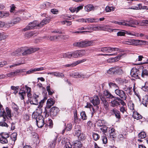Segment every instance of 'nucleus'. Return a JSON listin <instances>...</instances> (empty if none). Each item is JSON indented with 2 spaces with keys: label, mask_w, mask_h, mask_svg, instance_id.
<instances>
[{
  "label": "nucleus",
  "mask_w": 148,
  "mask_h": 148,
  "mask_svg": "<svg viewBox=\"0 0 148 148\" xmlns=\"http://www.w3.org/2000/svg\"><path fill=\"white\" fill-rule=\"evenodd\" d=\"M19 94L21 96V99L22 100L24 99V97L26 96V92L23 90H21L19 92Z\"/></svg>",
  "instance_id": "40"
},
{
  "label": "nucleus",
  "mask_w": 148,
  "mask_h": 148,
  "mask_svg": "<svg viewBox=\"0 0 148 148\" xmlns=\"http://www.w3.org/2000/svg\"><path fill=\"white\" fill-rule=\"evenodd\" d=\"M140 72L139 70L136 68H133L131 70L130 75L131 77L136 79H138L139 78V75H140Z\"/></svg>",
  "instance_id": "7"
},
{
  "label": "nucleus",
  "mask_w": 148,
  "mask_h": 148,
  "mask_svg": "<svg viewBox=\"0 0 148 148\" xmlns=\"http://www.w3.org/2000/svg\"><path fill=\"white\" fill-rule=\"evenodd\" d=\"M92 136L93 139L95 141L98 140L100 138L99 135L96 133H92Z\"/></svg>",
  "instance_id": "45"
},
{
  "label": "nucleus",
  "mask_w": 148,
  "mask_h": 148,
  "mask_svg": "<svg viewBox=\"0 0 148 148\" xmlns=\"http://www.w3.org/2000/svg\"><path fill=\"white\" fill-rule=\"evenodd\" d=\"M36 120L37 126L39 128L42 127L44 124V118L42 116H39L37 118H34Z\"/></svg>",
  "instance_id": "10"
},
{
  "label": "nucleus",
  "mask_w": 148,
  "mask_h": 148,
  "mask_svg": "<svg viewBox=\"0 0 148 148\" xmlns=\"http://www.w3.org/2000/svg\"><path fill=\"white\" fill-rule=\"evenodd\" d=\"M123 89L125 91L127 94L131 95L132 94V87H127L126 86L124 87Z\"/></svg>",
  "instance_id": "23"
},
{
  "label": "nucleus",
  "mask_w": 148,
  "mask_h": 148,
  "mask_svg": "<svg viewBox=\"0 0 148 148\" xmlns=\"http://www.w3.org/2000/svg\"><path fill=\"white\" fill-rule=\"evenodd\" d=\"M94 9V6L91 4H88L84 7V10L87 12H89Z\"/></svg>",
  "instance_id": "31"
},
{
  "label": "nucleus",
  "mask_w": 148,
  "mask_h": 148,
  "mask_svg": "<svg viewBox=\"0 0 148 148\" xmlns=\"http://www.w3.org/2000/svg\"><path fill=\"white\" fill-rule=\"evenodd\" d=\"M23 48L24 47H22L20 48H18L16 51L15 52H14L13 53H12V55H16L17 54L20 53H22L23 52Z\"/></svg>",
  "instance_id": "37"
},
{
  "label": "nucleus",
  "mask_w": 148,
  "mask_h": 148,
  "mask_svg": "<svg viewBox=\"0 0 148 148\" xmlns=\"http://www.w3.org/2000/svg\"><path fill=\"white\" fill-rule=\"evenodd\" d=\"M111 111L112 114H114L116 118L118 119H119L121 118L120 113L116 109L114 108L111 110Z\"/></svg>",
  "instance_id": "19"
},
{
  "label": "nucleus",
  "mask_w": 148,
  "mask_h": 148,
  "mask_svg": "<svg viewBox=\"0 0 148 148\" xmlns=\"http://www.w3.org/2000/svg\"><path fill=\"white\" fill-rule=\"evenodd\" d=\"M105 30L109 32H113L114 31H116L118 30L119 29H112L109 28V26H106L105 27Z\"/></svg>",
  "instance_id": "54"
},
{
  "label": "nucleus",
  "mask_w": 148,
  "mask_h": 148,
  "mask_svg": "<svg viewBox=\"0 0 148 148\" xmlns=\"http://www.w3.org/2000/svg\"><path fill=\"white\" fill-rule=\"evenodd\" d=\"M116 67L115 66L110 68L107 71V73L109 74H115Z\"/></svg>",
  "instance_id": "38"
},
{
  "label": "nucleus",
  "mask_w": 148,
  "mask_h": 148,
  "mask_svg": "<svg viewBox=\"0 0 148 148\" xmlns=\"http://www.w3.org/2000/svg\"><path fill=\"white\" fill-rule=\"evenodd\" d=\"M26 89L27 90V96L28 97L31 98L32 94L31 92V88L27 86H25Z\"/></svg>",
  "instance_id": "48"
},
{
  "label": "nucleus",
  "mask_w": 148,
  "mask_h": 148,
  "mask_svg": "<svg viewBox=\"0 0 148 148\" xmlns=\"http://www.w3.org/2000/svg\"><path fill=\"white\" fill-rule=\"evenodd\" d=\"M122 51V50H119V49L117 48H115V47H108V50L107 53H116V52H115L116 51ZM117 53H116L117 54Z\"/></svg>",
  "instance_id": "21"
},
{
  "label": "nucleus",
  "mask_w": 148,
  "mask_h": 148,
  "mask_svg": "<svg viewBox=\"0 0 148 148\" xmlns=\"http://www.w3.org/2000/svg\"><path fill=\"white\" fill-rule=\"evenodd\" d=\"M101 100L102 101L104 108L105 110H108L109 109V104L107 101L103 98H101Z\"/></svg>",
  "instance_id": "26"
},
{
  "label": "nucleus",
  "mask_w": 148,
  "mask_h": 148,
  "mask_svg": "<svg viewBox=\"0 0 148 148\" xmlns=\"http://www.w3.org/2000/svg\"><path fill=\"white\" fill-rule=\"evenodd\" d=\"M38 49H39L37 48H28L27 47H24L23 52L22 53V56H25L29 55L32 53L35 52Z\"/></svg>",
  "instance_id": "4"
},
{
  "label": "nucleus",
  "mask_w": 148,
  "mask_h": 148,
  "mask_svg": "<svg viewBox=\"0 0 148 148\" xmlns=\"http://www.w3.org/2000/svg\"><path fill=\"white\" fill-rule=\"evenodd\" d=\"M73 58H77L81 57L84 56L85 54V51L84 50L76 51L72 52Z\"/></svg>",
  "instance_id": "11"
},
{
  "label": "nucleus",
  "mask_w": 148,
  "mask_h": 148,
  "mask_svg": "<svg viewBox=\"0 0 148 148\" xmlns=\"http://www.w3.org/2000/svg\"><path fill=\"white\" fill-rule=\"evenodd\" d=\"M55 101L52 98L48 99L47 101L46 106L45 107V110L43 113L45 117H47L49 116L48 114H47V109H49L52 106H53L55 103Z\"/></svg>",
  "instance_id": "3"
},
{
  "label": "nucleus",
  "mask_w": 148,
  "mask_h": 148,
  "mask_svg": "<svg viewBox=\"0 0 148 148\" xmlns=\"http://www.w3.org/2000/svg\"><path fill=\"white\" fill-rule=\"evenodd\" d=\"M17 133L16 132L13 133L11 135L10 138V139L11 141V142H10V141H9V143H14V144L16 140V136H17Z\"/></svg>",
  "instance_id": "22"
},
{
  "label": "nucleus",
  "mask_w": 148,
  "mask_h": 148,
  "mask_svg": "<svg viewBox=\"0 0 148 148\" xmlns=\"http://www.w3.org/2000/svg\"><path fill=\"white\" fill-rule=\"evenodd\" d=\"M8 12L6 11H2L1 18H5L9 16Z\"/></svg>",
  "instance_id": "51"
},
{
  "label": "nucleus",
  "mask_w": 148,
  "mask_h": 148,
  "mask_svg": "<svg viewBox=\"0 0 148 148\" xmlns=\"http://www.w3.org/2000/svg\"><path fill=\"white\" fill-rule=\"evenodd\" d=\"M23 72L22 70H16V71L13 72H11L7 73L6 75L8 77H13L19 74V73Z\"/></svg>",
  "instance_id": "15"
},
{
  "label": "nucleus",
  "mask_w": 148,
  "mask_h": 148,
  "mask_svg": "<svg viewBox=\"0 0 148 148\" xmlns=\"http://www.w3.org/2000/svg\"><path fill=\"white\" fill-rule=\"evenodd\" d=\"M118 99V100H119V105H120V103H121V104L123 106H125L126 105L125 103L123 100V99H122L120 98Z\"/></svg>",
  "instance_id": "62"
},
{
  "label": "nucleus",
  "mask_w": 148,
  "mask_h": 148,
  "mask_svg": "<svg viewBox=\"0 0 148 148\" xmlns=\"http://www.w3.org/2000/svg\"><path fill=\"white\" fill-rule=\"evenodd\" d=\"M84 41L85 47L92 45L93 44V41L92 40H86Z\"/></svg>",
  "instance_id": "41"
},
{
  "label": "nucleus",
  "mask_w": 148,
  "mask_h": 148,
  "mask_svg": "<svg viewBox=\"0 0 148 148\" xmlns=\"http://www.w3.org/2000/svg\"><path fill=\"white\" fill-rule=\"evenodd\" d=\"M108 127L105 125L100 127V130L103 134L106 135L105 133L107 132Z\"/></svg>",
  "instance_id": "36"
},
{
  "label": "nucleus",
  "mask_w": 148,
  "mask_h": 148,
  "mask_svg": "<svg viewBox=\"0 0 148 148\" xmlns=\"http://www.w3.org/2000/svg\"><path fill=\"white\" fill-rule=\"evenodd\" d=\"M21 20V19L19 17H17L16 18H15L14 19L12 20V23L13 24H16L18 22H19Z\"/></svg>",
  "instance_id": "58"
},
{
  "label": "nucleus",
  "mask_w": 148,
  "mask_h": 148,
  "mask_svg": "<svg viewBox=\"0 0 148 148\" xmlns=\"http://www.w3.org/2000/svg\"><path fill=\"white\" fill-rule=\"evenodd\" d=\"M50 20V19L49 18H46L42 20L39 24L37 25L39 26L40 27H42L43 25L49 23Z\"/></svg>",
  "instance_id": "20"
},
{
  "label": "nucleus",
  "mask_w": 148,
  "mask_h": 148,
  "mask_svg": "<svg viewBox=\"0 0 148 148\" xmlns=\"http://www.w3.org/2000/svg\"><path fill=\"white\" fill-rule=\"evenodd\" d=\"M88 23H96L99 21V19L96 18H88Z\"/></svg>",
  "instance_id": "46"
},
{
  "label": "nucleus",
  "mask_w": 148,
  "mask_h": 148,
  "mask_svg": "<svg viewBox=\"0 0 148 148\" xmlns=\"http://www.w3.org/2000/svg\"><path fill=\"white\" fill-rule=\"evenodd\" d=\"M53 75L56 77H61L63 78L64 77V75L62 73L58 72H53Z\"/></svg>",
  "instance_id": "42"
},
{
  "label": "nucleus",
  "mask_w": 148,
  "mask_h": 148,
  "mask_svg": "<svg viewBox=\"0 0 148 148\" xmlns=\"http://www.w3.org/2000/svg\"><path fill=\"white\" fill-rule=\"evenodd\" d=\"M97 126L100 127L104 125L102 123V121L99 120H98L97 122Z\"/></svg>",
  "instance_id": "59"
},
{
  "label": "nucleus",
  "mask_w": 148,
  "mask_h": 148,
  "mask_svg": "<svg viewBox=\"0 0 148 148\" xmlns=\"http://www.w3.org/2000/svg\"><path fill=\"white\" fill-rule=\"evenodd\" d=\"M72 128V124L71 123L68 124L66 126V131H70L71 130Z\"/></svg>",
  "instance_id": "57"
},
{
  "label": "nucleus",
  "mask_w": 148,
  "mask_h": 148,
  "mask_svg": "<svg viewBox=\"0 0 148 148\" xmlns=\"http://www.w3.org/2000/svg\"><path fill=\"white\" fill-rule=\"evenodd\" d=\"M108 47H104L102 48H99L98 50L100 51H101L103 52L107 53Z\"/></svg>",
  "instance_id": "53"
},
{
  "label": "nucleus",
  "mask_w": 148,
  "mask_h": 148,
  "mask_svg": "<svg viewBox=\"0 0 148 148\" xmlns=\"http://www.w3.org/2000/svg\"><path fill=\"white\" fill-rule=\"evenodd\" d=\"M57 139V138L56 137L54 140L49 143V147L51 148H54L55 147Z\"/></svg>",
  "instance_id": "35"
},
{
  "label": "nucleus",
  "mask_w": 148,
  "mask_h": 148,
  "mask_svg": "<svg viewBox=\"0 0 148 148\" xmlns=\"http://www.w3.org/2000/svg\"><path fill=\"white\" fill-rule=\"evenodd\" d=\"M45 99H43L39 102V105L38 106L36 111L32 113V116L33 118H37L39 116H42L41 114L42 113V107L43 104L45 102Z\"/></svg>",
  "instance_id": "1"
},
{
  "label": "nucleus",
  "mask_w": 148,
  "mask_h": 148,
  "mask_svg": "<svg viewBox=\"0 0 148 148\" xmlns=\"http://www.w3.org/2000/svg\"><path fill=\"white\" fill-rule=\"evenodd\" d=\"M81 118L83 120H86L87 119V116L84 111L80 113Z\"/></svg>",
  "instance_id": "50"
},
{
  "label": "nucleus",
  "mask_w": 148,
  "mask_h": 148,
  "mask_svg": "<svg viewBox=\"0 0 148 148\" xmlns=\"http://www.w3.org/2000/svg\"><path fill=\"white\" fill-rule=\"evenodd\" d=\"M110 23L115 24H117L121 25H124L126 26H130L131 27H134L130 24H127L126 22H129V21L125 20H121L120 21H110Z\"/></svg>",
  "instance_id": "12"
},
{
  "label": "nucleus",
  "mask_w": 148,
  "mask_h": 148,
  "mask_svg": "<svg viewBox=\"0 0 148 148\" xmlns=\"http://www.w3.org/2000/svg\"><path fill=\"white\" fill-rule=\"evenodd\" d=\"M37 21H34L33 22H30L24 28L23 30L24 31L32 29L36 27H39L37 25L38 24L37 23Z\"/></svg>",
  "instance_id": "9"
},
{
  "label": "nucleus",
  "mask_w": 148,
  "mask_h": 148,
  "mask_svg": "<svg viewBox=\"0 0 148 148\" xmlns=\"http://www.w3.org/2000/svg\"><path fill=\"white\" fill-rule=\"evenodd\" d=\"M103 96H105L106 98L112 99L114 96L112 95L109 91L106 90L103 92Z\"/></svg>",
  "instance_id": "27"
},
{
  "label": "nucleus",
  "mask_w": 148,
  "mask_h": 148,
  "mask_svg": "<svg viewBox=\"0 0 148 148\" xmlns=\"http://www.w3.org/2000/svg\"><path fill=\"white\" fill-rule=\"evenodd\" d=\"M148 75V71L147 70L145 69H143V71L141 74V76L143 77H144L145 76Z\"/></svg>",
  "instance_id": "49"
},
{
  "label": "nucleus",
  "mask_w": 148,
  "mask_h": 148,
  "mask_svg": "<svg viewBox=\"0 0 148 148\" xmlns=\"http://www.w3.org/2000/svg\"><path fill=\"white\" fill-rule=\"evenodd\" d=\"M5 110L6 112H5L6 113L7 117L8 118V119H11L12 117L11 110L8 107H7L5 108Z\"/></svg>",
  "instance_id": "33"
},
{
  "label": "nucleus",
  "mask_w": 148,
  "mask_h": 148,
  "mask_svg": "<svg viewBox=\"0 0 148 148\" xmlns=\"http://www.w3.org/2000/svg\"><path fill=\"white\" fill-rule=\"evenodd\" d=\"M74 131L73 135L75 136H78L82 132L80 126L78 125H76L74 129Z\"/></svg>",
  "instance_id": "17"
},
{
  "label": "nucleus",
  "mask_w": 148,
  "mask_h": 148,
  "mask_svg": "<svg viewBox=\"0 0 148 148\" xmlns=\"http://www.w3.org/2000/svg\"><path fill=\"white\" fill-rule=\"evenodd\" d=\"M8 36L3 33H0V41L5 39Z\"/></svg>",
  "instance_id": "55"
},
{
  "label": "nucleus",
  "mask_w": 148,
  "mask_h": 148,
  "mask_svg": "<svg viewBox=\"0 0 148 148\" xmlns=\"http://www.w3.org/2000/svg\"><path fill=\"white\" fill-rule=\"evenodd\" d=\"M109 87L111 88L116 89L119 88L118 86L115 83L110 82L108 84Z\"/></svg>",
  "instance_id": "39"
},
{
  "label": "nucleus",
  "mask_w": 148,
  "mask_h": 148,
  "mask_svg": "<svg viewBox=\"0 0 148 148\" xmlns=\"http://www.w3.org/2000/svg\"><path fill=\"white\" fill-rule=\"evenodd\" d=\"M115 93L122 99L126 100L127 99V95L125 92L122 90L118 88L116 89L115 90Z\"/></svg>",
  "instance_id": "6"
},
{
  "label": "nucleus",
  "mask_w": 148,
  "mask_h": 148,
  "mask_svg": "<svg viewBox=\"0 0 148 148\" xmlns=\"http://www.w3.org/2000/svg\"><path fill=\"white\" fill-rule=\"evenodd\" d=\"M137 24L140 26H145L147 24H148V20H143L140 22L138 23Z\"/></svg>",
  "instance_id": "44"
},
{
  "label": "nucleus",
  "mask_w": 148,
  "mask_h": 148,
  "mask_svg": "<svg viewBox=\"0 0 148 148\" xmlns=\"http://www.w3.org/2000/svg\"><path fill=\"white\" fill-rule=\"evenodd\" d=\"M86 61V59H83L81 60H79L77 61H76L75 62H74L75 66L78 64H79L82 63L84 62H85Z\"/></svg>",
  "instance_id": "60"
},
{
  "label": "nucleus",
  "mask_w": 148,
  "mask_h": 148,
  "mask_svg": "<svg viewBox=\"0 0 148 148\" xmlns=\"http://www.w3.org/2000/svg\"><path fill=\"white\" fill-rule=\"evenodd\" d=\"M12 108L14 111L17 112L19 108L18 106L14 103H12Z\"/></svg>",
  "instance_id": "56"
},
{
  "label": "nucleus",
  "mask_w": 148,
  "mask_h": 148,
  "mask_svg": "<svg viewBox=\"0 0 148 148\" xmlns=\"http://www.w3.org/2000/svg\"><path fill=\"white\" fill-rule=\"evenodd\" d=\"M73 145L75 148H78L81 147L83 145L80 141L76 140L74 142Z\"/></svg>",
  "instance_id": "28"
},
{
  "label": "nucleus",
  "mask_w": 148,
  "mask_h": 148,
  "mask_svg": "<svg viewBox=\"0 0 148 148\" xmlns=\"http://www.w3.org/2000/svg\"><path fill=\"white\" fill-rule=\"evenodd\" d=\"M7 119H8V118L7 117L5 111H3L0 115V126L7 127H8V124L5 122V121H6Z\"/></svg>",
  "instance_id": "2"
},
{
  "label": "nucleus",
  "mask_w": 148,
  "mask_h": 148,
  "mask_svg": "<svg viewBox=\"0 0 148 148\" xmlns=\"http://www.w3.org/2000/svg\"><path fill=\"white\" fill-rule=\"evenodd\" d=\"M142 103L145 106L147 107L148 105V95H146L143 99Z\"/></svg>",
  "instance_id": "30"
},
{
  "label": "nucleus",
  "mask_w": 148,
  "mask_h": 148,
  "mask_svg": "<svg viewBox=\"0 0 148 148\" xmlns=\"http://www.w3.org/2000/svg\"><path fill=\"white\" fill-rule=\"evenodd\" d=\"M132 45L134 46H138V45H140L143 44L144 43H145L146 41L132 39Z\"/></svg>",
  "instance_id": "18"
},
{
  "label": "nucleus",
  "mask_w": 148,
  "mask_h": 148,
  "mask_svg": "<svg viewBox=\"0 0 148 148\" xmlns=\"http://www.w3.org/2000/svg\"><path fill=\"white\" fill-rule=\"evenodd\" d=\"M146 136V134L144 132H141L138 134V137L141 139L144 138Z\"/></svg>",
  "instance_id": "52"
},
{
  "label": "nucleus",
  "mask_w": 148,
  "mask_h": 148,
  "mask_svg": "<svg viewBox=\"0 0 148 148\" xmlns=\"http://www.w3.org/2000/svg\"><path fill=\"white\" fill-rule=\"evenodd\" d=\"M132 117L135 119L137 120H139L142 118V116L137 112H134Z\"/></svg>",
  "instance_id": "32"
},
{
  "label": "nucleus",
  "mask_w": 148,
  "mask_h": 148,
  "mask_svg": "<svg viewBox=\"0 0 148 148\" xmlns=\"http://www.w3.org/2000/svg\"><path fill=\"white\" fill-rule=\"evenodd\" d=\"M47 90L48 92L49 95H52L53 93V92L51 91L50 89V86H48L46 87Z\"/></svg>",
  "instance_id": "63"
},
{
  "label": "nucleus",
  "mask_w": 148,
  "mask_h": 148,
  "mask_svg": "<svg viewBox=\"0 0 148 148\" xmlns=\"http://www.w3.org/2000/svg\"><path fill=\"white\" fill-rule=\"evenodd\" d=\"M63 57H61V58H73L72 53V52H68L64 53L61 55Z\"/></svg>",
  "instance_id": "29"
},
{
  "label": "nucleus",
  "mask_w": 148,
  "mask_h": 148,
  "mask_svg": "<svg viewBox=\"0 0 148 148\" xmlns=\"http://www.w3.org/2000/svg\"><path fill=\"white\" fill-rule=\"evenodd\" d=\"M115 9V8L114 7L107 6L105 10L106 12H110L111 11H114Z\"/></svg>",
  "instance_id": "43"
},
{
  "label": "nucleus",
  "mask_w": 148,
  "mask_h": 148,
  "mask_svg": "<svg viewBox=\"0 0 148 148\" xmlns=\"http://www.w3.org/2000/svg\"><path fill=\"white\" fill-rule=\"evenodd\" d=\"M70 76L71 77L74 78H84L85 77V76L84 75L81 74H79L78 72L74 73H73L71 74Z\"/></svg>",
  "instance_id": "24"
},
{
  "label": "nucleus",
  "mask_w": 148,
  "mask_h": 148,
  "mask_svg": "<svg viewBox=\"0 0 148 148\" xmlns=\"http://www.w3.org/2000/svg\"><path fill=\"white\" fill-rule=\"evenodd\" d=\"M78 139L79 140H84L86 138V137L84 134L81 133L78 136Z\"/></svg>",
  "instance_id": "47"
},
{
  "label": "nucleus",
  "mask_w": 148,
  "mask_h": 148,
  "mask_svg": "<svg viewBox=\"0 0 148 148\" xmlns=\"http://www.w3.org/2000/svg\"><path fill=\"white\" fill-rule=\"evenodd\" d=\"M124 73L123 70L121 69L120 67H116L115 71V74H118L120 75L123 74Z\"/></svg>",
  "instance_id": "34"
},
{
  "label": "nucleus",
  "mask_w": 148,
  "mask_h": 148,
  "mask_svg": "<svg viewBox=\"0 0 148 148\" xmlns=\"http://www.w3.org/2000/svg\"><path fill=\"white\" fill-rule=\"evenodd\" d=\"M102 140L103 143L104 144H106L107 143V137L105 136H102Z\"/></svg>",
  "instance_id": "61"
},
{
  "label": "nucleus",
  "mask_w": 148,
  "mask_h": 148,
  "mask_svg": "<svg viewBox=\"0 0 148 148\" xmlns=\"http://www.w3.org/2000/svg\"><path fill=\"white\" fill-rule=\"evenodd\" d=\"M73 45L74 46L79 47H85L84 41L75 42L73 43Z\"/></svg>",
  "instance_id": "25"
},
{
  "label": "nucleus",
  "mask_w": 148,
  "mask_h": 148,
  "mask_svg": "<svg viewBox=\"0 0 148 148\" xmlns=\"http://www.w3.org/2000/svg\"><path fill=\"white\" fill-rule=\"evenodd\" d=\"M48 124L50 128H51L53 127V123L52 120L49 119L48 120V122L47 125Z\"/></svg>",
  "instance_id": "64"
},
{
  "label": "nucleus",
  "mask_w": 148,
  "mask_h": 148,
  "mask_svg": "<svg viewBox=\"0 0 148 148\" xmlns=\"http://www.w3.org/2000/svg\"><path fill=\"white\" fill-rule=\"evenodd\" d=\"M10 138V135L8 133H3L0 134V142L3 144L8 143Z\"/></svg>",
  "instance_id": "5"
},
{
  "label": "nucleus",
  "mask_w": 148,
  "mask_h": 148,
  "mask_svg": "<svg viewBox=\"0 0 148 148\" xmlns=\"http://www.w3.org/2000/svg\"><path fill=\"white\" fill-rule=\"evenodd\" d=\"M59 112V109L56 107H53L50 110V114L51 116H54L57 115Z\"/></svg>",
  "instance_id": "16"
},
{
  "label": "nucleus",
  "mask_w": 148,
  "mask_h": 148,
  "mask_svg": "<svg viewBox=\"0 0 148 148\" xmlns=\"http://www.w3.org/2000/svg\"><path fill=\"white\" fill-rule=\"evenodd\" d=\"M38 97L39 96L36 94L34 93L33 94L32 97L30 99V103L31 104L37 105L38 103Z\"/></svg>",
  "instance_id": "13"
},
{
  "label": "nucleus",
  "mask_w": 148,
  "mask_h": 148,
  "mask_svg": "<svg viewBox=\"0 0 148 148\" xmlns=\"http://www.w3.org/2000/svg\"><path fill=\"white\" fill-rule=\"evenodd\" d=\"M112 98L113 99H112V100L110 102L111 106L114 107L119 105V100H118V98H119L114 96V97H113Z\"/></svg>",
  "instance_id": "14"
},
{
  "label": "nucleus",
  "mask_w": 148,
  "mask_h": 148,
  "mask_svg": "<svg viewBox=\"0 0 148 148\" xmlns=\"http://www.w3.org/2000/svg\"><path fill=\"white\" fill-rule=\"evenodd\" d=\"M91 102L93 104L95 107H96V109H99L98 105L100 103V99L98 96H95L93 98L90 99Z\"/></svg>",
  "instance_id": "8"
}]
</instances>
